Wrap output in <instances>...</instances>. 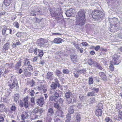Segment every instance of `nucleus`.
Segmentation results:
<instances>
[{
	"label": "nucleus",
	"instance_id": "1a4fd4ad",
	"mask_svg": "<svg viewBox=\"0 0 122 122\" xmlns=\"http://www.w3.org/2000/svg\"><path fill=\"white\" fill-rule=\"evenodd\" d=\"M44 103V100L43 97L39 98L37 100L36 103L37 104L41 107L43 106Z\"/></svg>",
	"mask_w": 122,
	"mask_h": 122
},
{
	"label": "nucleus",
	"instance_id": "f3484780",
	"mask_svg": "<svg viewBox=\"0 0 122 122\" xmlns=\"http://www.w3.org/2000/svg\"><path fill=\"white\" fill-rule=\"evenodd\" d=\"M9 43H6L5 44H4L2 50L3 51H5L9 48Z\"/></svg>",
	"mask_w": 122,
	"mask_h": 122
},
{
	"label": "nucleus",
	"instance_id": "603ef678",
	"mask_svg": "<svg viewBox=\"0 0 122 122\" xmlns=\"http://www.w3.org/2000/svg\"><path fill=\"white\" fill-rule=\"evenodd\" d=\"M24 74L25 76L26 77H30L31 75V73L30 72H25V73H24Z\"/></svg>",
	"mask_w": 122,
	"mask_h": 122
},
{
	"label": "nucleus",
	"instance_id": "3c124183",
	"mask_svg": "<svg viewBox=\"0 0 122 122\" xmlns=\"http://www.w3.org/2000/svg\"><path fill=\"white\" fill-rule=\"evenodd\" d=\"M21 66V63L20 62H18L15 65V68L16 69H18Z\"/></svg>",
	"mask_w": 122,
	"mask_h": 122
},
{
	"label": "nucleus",
	"instance_id": "6e6552de",
	"mask_svg": "<svg viewBox=\"0 0 122 122\" xmlns=\"http://www.w3.org/2000/svg\"><path fill=\"white\" fill-rule=\"evenodd\" d=\"M47 41L42 38L38 39L37 41V44L40 47H45V44L46 42Z\"/></svg>",
	"mask_w": 122,
	"mask_h": 122
},
{
	"label": "nucleus",
	"instance_id": "f704fd0d",
	"mask_svg": "<svg viewBox=\"0 0 122 122\" xmlns=\"http://www.w3.org/2000/svg\"><path fill=\"white\" fill-rule=\"evenodd\" d=\"M11 0H4V4L7 6H9L10 4Z\"/></svg>",
	"mask_w": 122,
	"mask_h": 122
},
{
	"label": "nucleus",
	"instance_id": "338daca9",
	"mask_svg": "<svg viewBox=\"0 0 122 122\" xmlns=\"http://www.w3.org/2000/svg\"><path fill=\"white\" fill-rule=\"evenodd\" d=\"M34 47H31L30 49L29 50V52L30 53H32L33 52V50Z\"/></svg>",
	"mask_w": 122,
	"mask_h": 122
},
{
	"label": "nucleus",
	"instance_id": "c85d7f7f",
	"mask_svg": "<svg viewBox=\"0 0 122 122\" xmlns=\"http://www.w3.org/2000/svg\"><path fill=\"white\" fill-rule=\"evenodd\" d=\"M5 106L4 104H0V112H2L4 111L5 108Z\"/></svg>",
	"mask_w": 122,
	"mask_h": 122
},
{
	"label": "nucleus",
	"instance_id": "2f4dec72",
	"mask_svg": "<svg viewBox=\"0 0 122 122\" xmlns=\"http://www.w3.org/2000/svg\"><path fill=\"white\" fill-rule=\"evenodd\" d=\"M48 113L50 116H52L54 114V110L52 108H50L48 110Z\"/></svg>",
	"mask_w": 122,
	"mask_h": 122
},
{
	"label": "nucleus",
	"instance_id": "9b49d317",
	"mask_svg": "<svg viewBox=\"0 0 122 122\" xmlns=\"http://www.w3.org/2000/svg\"><path fill=\"white\" fill-rule=\"evenodd\" d=\"M99 76L103 80L106 81L107 80V77L106 74L104 72H100L99 73Z\"/></svg>",
	"mask_w": 122,
	"mask_h": 122
},
{
	"label": "nucleus",
	"instance_id": "f257e3e1",
	"mask_svg": "<svg viewBox=\"0 0 122 122\" xmlns=\"http://www.w3.org/2000/svg\"><path fill=\"white\" fill-rule=\"evenodd\" d=\"M92 15L93 18L96 20L102 19L105 16V14L102 12L96 10L92 12Z\"/></svg>",
	"mask_w": 122,
	"mask_h": 122
},
{
	"label": "nucleus",
	"instance_id": "13d9d810",
	"mask_svg": "<svg viewBox=\"0 0 122 122\" xmlns=\"http://www.w3.org/2000/svg\"><path fill=\"white\" fill-rule=\"evenodd\" d=\"M28 96H26L24 98V102H28Z\"/></svg>",
	"mask_w": 122,
	"mask_h": 122
},
{
	"label": "nucleus",
	"instance_id": "4c0bfd02",
	"mask_svg": "<svg viewBox=\"0 0 122 122\" xmlns=\"http://www.w3.org/2000/svg\"><path fill=\"white\" fill-rule=\"evenodd\" d=\"M71 92L69 91L68 92H66L65 93V95L66 98L68 99L70 98L71 96Z\"/></svg>",
	"mask_w": 122,
	"mask_h": 122
},
{
	"label": "nucleus",
	"instance_id": "69168bd1",
	"mask_svg": "<svg viewBox=\"0 0 122 122\" xmlns=\"http://www.w3.org/2000/svg\"><path fill=\"white\" fill-rule=\"evenodd\" d=\"M2 34L4 35L5 34H6V28H5L2 30Z\"/></svg>",
	"mask_w": 122,
	"mask_h": 122
},
{
	"label": "nucleus",
	"instance_id": "864d4df0",
	"mask_svg": "<svg viewBox=\"0 0 122 122\" xmlns=\"http://www.w3.org/2000/svg\"><path fill=\"white\" fill-rule=\"evenodd\" d=\"M64 100L62 98H60L58 101V102L59 104H62L63 103Z\"/></svg>",
	"mask_w": 122,
	"mask_h": 122
},
{
	"label": "nucleus",
	"instance_id": "49530a36",
	"mask_svg": "<svg viewBox=\"0 0 122 122\" xmlns=\"http://www.w3.org/2000/svg\"><path fill=\"white\" fill-rule=\"evenodd\" d=\"M39 108L38 107L35 108L33 109V112L34 113L36 114L38 112Z\"/></svg>",
	"mask_w": 122,
	"mask_h": 122
},
{
	"label": "nucleus",
	"instance_id": "e433bc0d",
	"mask_svg": "<svg viewBox=\"0 0 122 122\" xmlns=\"http://www.w3.org/2000/svg\"><path fill=\"white\" fill-rule=\"evenodd\" d=\"M21 44L20 42L18 41L16 42H14L12 46L13 47H16L17 45L19 46Z\"/></svg>",
	"mask_w": 122,
	"mask_h": 122
},
{
	"label": "nucleus",
	"instance_id": "ea45409f",
	"mask_svg": "<svg viewBox=\"0 0 122 122\" xmlns=\"http://www.w3.org/2000/svg\"><path fill=\"white\" fill-rule=\"evenodd\" d=\"M105 122H113L112 119L109 117H106L105 118Z\"/></svg>",
	"mask_w": 122,
	"mask_h": 122
},
{
	"label": "nucleus",
	"instance_id": "bf43d9fd",
	"mask_svg": "<svg viewBox=\"0 0 122 122\" xmlns=\"http://www.w3.org/2000/svg\"><path fill=\"white\" fill-rule=\"evenodd\" d=\"M44 111V110L43 108H40L39 109L38 112L40 114H41Z\"/></svg>",
	"mask_w": 122,
	"mask_h": 122
},
{
	"label": "nucleus",
	"instance_id": "aec40b11",
	"mask_svg": "<svg viewBox=\"0 0 122 122\" xmlns=\"http://www.w3.org/2000/svg\"><path fill=\"white\" fill-rule=\"evenodd\" d=\"M68 111L69 116H70V114H73L74 112V109L73 106H71L68 109Z\"/></svg>",
	"mask_w": 122,
	"mask_h": 122
},
{
	"label": "nucleus",
	"instance_id": "774afa93",
	"mask_svg": "<svg viewBox=\"0 0 122 122\" xmlns=\"http://www.w3.org/2000/svg\"><path fill=\"white\" fill-rule=\"evenodd\" d=\"M118 36L121 39H122V33H120L118 34Z\"/></svg>",
	"mask_w": 122,
	"mask_h": 122
},
{
	"label": "nucleus",
	"instance_id": "473e14b6",
	"mask_svg": "<svg viewBox=\"0 0 122 122\" xmlns=\"http://www.w3.org/2000/svg\"><path fill=\"white\" fill-rule=\"evenodd\" d=\"M118 57L117 55L115 54L112 57L113 59L112 61H116L117 60H118L119 61V60H118L119 58Z\"/></svg>",
	"mask_w": 122,
	"mask_h": 122
},
{
	"label": "nucleus",
	"instance_id": "680f3d73",
	"mask_svg": "<svg viewBox=\"0 0 122 122\" xmlns=\"http://www.w3.org/2000/svg\"><path fill=\"white\" fill-rule=\"evenodd\" d=\"M30 95L31 96H33L35 94V92L34 90H31L30 92Z\"/></svg>",
	"mask_w": 122,
	"mask_h": 122
},
{
	"label": "nucleus",
	"instance_id": "ddd939ff",
	"mask_svg": "<svg viewBox=\"0 0 122 122\" xmlns=\"http://www.w3.org/2000/svg\"><path fill=\"white\" fill-rule=\"evenodd\" d=\"M62 92L60 90H56L54 92V94L55 96L58 98L61 96Z\"/></svg>",
	"mask_w": 122,
	"mask_h": 122
},
{
	"label": "nucleus",
	"instance_id": "c9c22d12",
	"mask_svg": "<svg viewBox=\"0 0 122 122\" xmlns=\"http://www.w3.org/2000/svg\"><path fill=\"white\" fill-rule=\"evenodd\" d=\"M94 82L93 79L92 77H89L88 78V84L89 85H91L93 84Z\"/></svg>",
	"mask_w": 122,
	"mask_h": 122
},
{
	"label": "nucleus",
	"instance_id": "72a5a7b5",
	"mask_svg": "<svg viewBox=\"0 0 122 122\" xmlns=\"http://www.w3.org/2000/svg\"><path fill=\"white\" fill-rule=\"evenodd\" d=\"M95 92L93 91H92L88 92L87 94V96H93L96 95Z\"/></svg>",
	"mask_w": 122,
	"mask_h": 122
},
{
	"label": "nucleus",
	"instance_id": "4468645a",
	"mask_svg": "<svg viewBox=\"0 0 122 122\" xmlns=\"http://www.w3.org/2000/svg\"><path fill=\"white\" fill-rule=\"evenodd\" d=\"M21 119L24 120L26 119L27 118L29 117V115L26 112H23L21 115Z\"/></svg>",
	"mask_w": 122,
	"mask_h": 122
},
{
	"label": "nucleus",
	"instance_id": "052dcab7",
	"mask_svg": "<svg viewBox=\"0 0 122 122\" xmlns=\"http://www.w3.org/2000/svg\"><path fill=\"white\" fill-rule=\"evenodd\" d=\"M92 90L95 91L96 93L98 92L99 91V88H98L94 87Z\"/></svg>",
	"mask_w": 122,
	"mask_h": 122
},
{
	"label": "nucleus",
	"instance_id": "393cba45",
	"mask_svg": "<svg viewBox=\"0 0 122 122\" xmlns=\"http://www.w3.org/2000/svg\"><path fill=\"white\" fill-rule=\"evenodd\" d=\"M119 112L117 117L118 120L122 121V112L119 111Z\"/></svg>",
	"mask_w": 122,
	"mask_h": 122
},
{
	"label": "nucleus",
	"instance_id": "4d7b16f0",
	"mask_svg": "<svg viewBox=\"0 0 122 122\" xmlns=\"http://www.w3.org/2000/svg\"><path fill=\"white\" fill-rule=\"evenodd\" d=\"M13 25L17 28H19V25L18 22H15L14 23Z\"/></svg>",
	"mask_w": 122,
	"mask_h": 122
},
{
	"label": "nucleus",
	"instance_id": "2eb2a0df",
	"mask_svg": "<svg viewBox=\"0 0 122 122\" xmlns=\"http://www.w3.org/2000/svg\"><path fill=\"white\" fill-rule=\"evenodd\" d=\"M73 14V9L71 8H70L69 10H67L66 13V14L67 17L71 16Z\"/></svg>",
	"mask_w": 122,
	"mask_h": 122
},
{
	"label": "nucleus",
	"instance_id": "a211bd4d",
	"mask_svg": "<svg viewBox=\"0 0 122 122\" xmlns=\"http://www.w3.org/2000/svg\"><path fill=\"white\" fill-rule=\"evenodd\" d=\"M63 112L62 111L61 108L57 109L56 112V114L58 116H61L63 114Z\"/></svg>",
	"mask_w": 122,
	"mask_h": 122
},
{
	"label": "nucleus",
	"instance_id": "8fccbe9b",
	"mask_svg": "<svg viewBox=\"0 0 122 122\" xmlns=\"http://www.w3.org/2000/svg\"><path fill=\"white\" fill-rule=\"evenodd\" d=\"M55 73L56 75L58 76H59L61 74V71L58 70H56Z\"/></svg>",
	"mask_w": 122,
	"mask_h": 122
},
{
	"label": "nucleus",
	"instance_id": "e2e57ef3",
	"mask_svg": "<svg viewBox=\"0 0 122 122\" xmlns=\"http://www.w3.org/2000/svg\"><path fill=\"white\" fill-rule=\"evenodd\" d=\"M35 99L33 97H32L31 98L30 101L32 103L33 105L35 104Z\"/></svg>",
	"mask_w": 122,
	"mask_h": 122
},
{
	"label": "nucleus",
	"instance_id": "39448f33",
	"mask_svg": "<svg viewBox=\"0 0 122 122\" xmlns=\"http://www.w3.org/2000/svg\"><path fill=\"white\" fill-rule=\"evenodd\" d=\"M51 15L52 17H54L56 19L60 17V13L59 12L56 10L55 8L49 9Z\"/></svg>",
	"mask_w": 122,
	"mask_h": 122
},
{
	"label": "nucleus",
	"instance_id": "f8f14e48",
	"mask_svg": "<svg viewBox=\"0 0 122 122\" xmlns=\"http://www.w3.org/2000/svg\"><path fill=\"white\" fill-rule=\"evenodd\" d=\"M53 74V73L52 72L49 71L47 73L46 78L47 79L52 80L53 79L52 78V76Z\"/></svg>",
	"mask_w": 122,
	"mask_h": 122
},
{
	"label": "nucleus",
	"instance_id": "5701e85b",
	"mask_svg": "<svg viewBox=\"0 0 122 122\" xmlns=\"http://www.w3.org/2000/svg\"><path fill=\"white\" fill-rule=\"evenodd\" d=\"M49 100L50 101L56 102L57 98L53 95L50 96L49 97Z\"/></svg>",
	"mask_w": 122,
	"mask_h": 122
},
{
	"label": "nucleus",
	"instance_id": "a18cd8bd",
	"mask_svg": "<svg viewBox=\"0 0 122 122\" xmlns=\"http://www.w3.org/2000/svg\"><path fill=\"white\" fill-rule=\"evenodd\" d=\"M94 65L98 69L102 70L103 69L102 67L101 66L98 64L96 63V64Z\"/></svg>",
	"mask_w": 122,
	"mask_h": 122
},
{
	"label": "nucleus",
	"instance_id": "7c9ffc66",
	"mask_svg": "<svg viewBox=\"0 0 122 122\" xmlns=\"http://www.w3.org/2000/svg\"><path fill=\"white\" fill-rule=\"evenodd\" d=\"M13 64L10 63V64L6 63L5 65V67L7 69H11L13 66Z\"/></svg>",
	"mask_w": 122,
	"mask_h": 122
},
{
	"label": "nucleus",
	"instance_id": "37998d69",
	"mask_svg": "<svg viewBox=\"0 0 122 122\" xmlns=\"http://www.w3.org/2000/svg\"><path fill=\"white\" fill-rule=\"evenodd\" d=\"M17 109V107L15 105L12 106L10 108V110L11 111H15Z\"/></svg>",
	"mask_w": 122,
	"mask_h": 122
},
{
	"label": "nucleus",
	"instance_id": "9d476101",
	"mask_svg": "<svg viewBox=\"0 0 122 122\" xmlns=\"http://www.w3.org/2000/svg\"><path fill=\"white\" fill-rule=\"evenodd\" d=\"M110 65L109 66L110 70L112 71H113L114 70V65H117L119 63V61H110Z\"/></svg>",
	"mask_w": 122,
	"mask_h": 122
},
{
	"label": "nucleus",
	"instance_id": "bb28decb",
	"mask_svg": "<svg viewBox=\"0 0 122 122\" xmlns=\"http://www.w3.org/2000/svg\"><path fill=\"white\" fill-rule=\"evenodd\" d=\"M76 122H80L81 117L80 114L79 113H77L76 115Z\"/></svg>",
	"mask_w": 122,
	"mask_h": 122
},
{
	"label": "nucleus",
	"instance_id": "6e6d98bb",
	"mask_svg": "<svg viewBox=\"0 0 122 122\" xmlns=\"http://www.w3.org/2000/svg\"><path fill=\"white\" fill-rule=\"evenodd\" d=\"M24 106L26 108L28 107L29 103L28 102H24Z\"/></svg>",
	"mask_w": 122,
	"mask_h": 122
},
{
	"label": "nucleus",
	"instance_id": "0eeeda50",
	"mask_svg": "<svg viewBox=\"0 0 122 122\" xmlns=\"http://www.w3.org/2000/svg\"><path fill=\"white\" fill-rule=\"evenodd\" d=\"M76 24L80 26H82L84 25L86 21V18H76Z\"/></svg>",
	"mask_w": 122,
	"mask_h": 122
},
{
	"label": "nucleus",
	"instance_id": "a878e982",
	"mask_svg": "<svg viewBox=\"0 0 122 122\" xmlns=\"http://www.w3.org/2000/svg\"><path fill=\"white\" fill-rule=\"evenodd\" d=\"M116 108L118 110L121 109L122 108V105L120 102H118L116 104Z\"/></svg>",
	"mask_w": 122,
	"mask_h": 122
},
{
	"label": "nucleus",
	"instance_id": "de8ad7c7",
	"mask_svg": "<svg viewBox=\"0 0 122 122\" xmlns=\"http://www.w3.org/2000/svg\"><path fill=\"white\" fill-rule=\"evenodd\" d=\"M24 33L23 32H17L16 34V36L18 37H21L22 36V35Z\"/></svg>",
	"mask_w": 122,
	"mask_h": 122
},
{
	"label": "nucleus",
	"instance_id": "c756f323",
	"mask_svg": "<svg viewBox=\"0 0 122 122\" xmlns=\"http://www.w3.org/2000/svg\"><path fill=\"white\" fill-rule=\"evenodd\" d=\"M97 109L102 110L103 108V104L101 103H99L96 107Z\"/></svg>",
	"mask_w": 122,
	"mask_h": 122
},
{
	"label": "nucleus",
	"instance_id": "09e8293b",
	"mask_svg": "<svg viewBox=\"0 0 122 122\" xmlns=\"http://www.w3.org/2000/svg\"><path fill=\"white\" fill-rule=\"evenodd\" d=\"M38 51V50L37 48L36 47H34L33 52H34L35 54L37 55V52Z\"/></svg>",
	"mask_w": 122,
	"mask_h": 122
},
{
	"label": "nucleus",
	"instance_id": "dca6fc26",
	"mask_svg": "<svg viewBox=\"0 0 122 122\" xmlns=\"http://www.w3.org/2000/svg\"><path fill=\"white\" fill-rule=\"evenodd\" d=\"M102 110L97 109L95 111V113L96 116L99 117L102 115Z\"/></svg>",
	"mask_w": 122,
	"mask_h": 122
},
{
	"label": "nucleus",
	"instance_id": "a19ab883",
	"mask_svg": "<svg viewBox=\"0 0 122 122\" xmlns=\"http://www.w3.org/2000/svg\"><path fill=\"white\" fill-rule=\"evenodd\" d=\"M71 58L72 61H74L76 59L77 56L74 55H72L71 56Z\"/></svg>",
	"mask_w": 122,
	"mask_h": 122
},
{
	"label": "nucleus",
	"instance_id": "5fc2aeb1",
	"mask_svg": "<svg viewBox=\"0 0 122 122\" xmlns=\"http://www.w3.org/2000/svg\"><path fill=\"white\" fill-rule=\"evenodd\" d=\"M78 72L77 71H76L73 73L74 74V76L75 77L77 78L78 77L79 75L78 73Z\"/></svg>",
	"mask_w": 122,
	"mask_h": 122
},
{
	"label": "nucleus",
	"instance_id": "4be33fe9",
	"mask_svg": "<svg viewBox=\"0 0 122 122\" xmlns=\"http://www.w3.org/2000/svg\"><path fill=\"white\" fill-rule=\"evenodd\" d=\"M35 82L33 79L31 81H27V85H29L30 87H33L34 85Z\"/></svg>",
	"mask_w": 122,
	"mask_h": 122
},
{
	"label": "nucleus",
	"instance_id": "423d86ee",
	"mask_svg": "<svg viewBox=\"0 0 122 122\" xmlns=\"http://www.w3.org/2000/svg\"><path fill=\"white\" fill-rule=\"evenodd\" d=\"M85 11L84 10L82 9L78 12L76 18H85Z\"/></svg>",
	"mask_w": 122,
	"mask_h": 122
},
{
	"label": "nucleus",
	"instance_id": "6ab92c4d",
	"mask_svg": "<svg viewBox=\"0 0 122 122\" xmlns=\"http://www.w3.org/2000/svg\"><path fill=\"white\" fill-rule=\"evenodd\" d=\"M53 41L55 43L59 44L62 42V39L59 38H56L54 39Z\"/></svg>",
	"mask_w": 122,
	"mask_h": 122
},
{
	"label": "nucleus",
	"instance_id": "20e7f679",
	"mask_svg": "<svg viewBox=\"0 0 122 122\" xmlns=\"http://www.w3.org/2000/svg\"><path fill=\"white\" fill-rule=\"evenodd\" d=\"M8 85L10 89H15L19 87L17 81L15 78L13 80L11 78L8 81Z\"/></svg>",
	"mask_w": 122,
	"mask_h": 122
},
{
	"label": "nucleus",
	"instance_id": "58836bf2",
	"mask_svg": "<svg viewBox=\"0 0 122 122\" xmlns=\"http://www.w3.org/2000/svg\"><path fill=\"white\" fill-rule=\"evenodd\" d=\"M86 70L85 69H83L77 71L80 74H85L86 72Z\"/></svg>",
	"mask_w": 122,
	"mask_h": 122
},
{
	"label": "nucleus",
	"instance_id": "cd10ccee",
	"mask_svg": "<svg viewBox=\"0 0 122 122\" xmlns=\"http://www.w3.org/2000/svg\"><path fill=\"white\" fill-rule=\"evenodd\" d=\"M43 51L42 50H38L37 52V55L40 57H41L43 55Z\"/></svg>",
	"mask_w": 122,
	"mask_h": 122
},
{
	"label": "nucleus",
	"instance_id": "c03bdc74",
	"mask_svg": "<svg viewBox=\"0 0 122 122\" xmlns=\"http://www.w3.org/2000/svg\"><path fill=\"white\" fill-rule=\"evenodd\" d=\"M54 107L57 109L61 108V107H60L59 104L56 103H54Z\"/></svg>",
	"mask_w": 122,
	"mask_h": 122
},
{
	"label": "nucleus",
	"instance_id": "0e129e2a",
	"mask_svg": "<svg viewBox=\"0 0 122 122\" xmlns=\"http://www.w3.org/2000/svg\"><path fill=\"white\" fill-rule=\"evenodd\" d=\"M28 69L30 71L32 70L33 69V67L30 65H29L28 67Z\"/></svg>",
	"mask_w": 122,
	"mask_h": 122
},
{
	"label": "nucleus",
	"instance_id": "412c9836",
	"mask_svg": "<svg viewBox=\"0 0 122 122\" xmlns=\"http://www.w3.org/2000/svg\"><path fill=\"white\" fill-rule=\"evenodd\" d=\"M20 95L19 94L16 93L14 96V100L15 102H17L19 99Z\"/></svg>",
	"mask_w": 122,
	"mask_h": 122
},
{
	"label": "nucleus",
	"instance_id": "f03ea898",
	"mask_svg": "<svg viewBox=\"0 0 122 122\" xmlns=\"http://www.w3.org/2000/svg\"><path fill=\"white\" fill-rule=\"evenodd\" d=\"M31 10V11L30 14L31 15L35 16L36 15H43V13L41 11V8L38 5L32 6Z\"/></svg>",
	"mask_w": 122,
	"mask_h": 122
},
{
	"label": "nucleus",
	"instance_id": "b1692460",
	"mask_svg": "<svg viewBox=\"0 0 122 122\" xmlns=\"http://www.w3.org/2000/svg\"><path fill=\"white\" fill-rule=\"evenodd\" d=\"M57 86H58L57 84H56L53 82L51 85V87L52 89L55 90Z\"/></svg>",
	"mask_w": 122,
	"mask_h": 122
},
{
	"label": "nucleus",
	"instance_id": "7ed1b4c3",
	"mask_svg": "<svg viewBox=\"0 0 122 122\" xmlns=\"http://www.w3.org/2000/svg\"><path fill=\"white\" fill-rule=\"evenodd\" d=\"M109 22L111 28L114 27L115 29H119V28L121 27L117 18L114 17L110 18Z\"/></svg>",
	"mask_w": 122,
	"mask_h": 122
},
{
	"label": "nucleus",
	"instance_id": "79ce46f5",
	"mask_svg": "<svg viewBox=\"0 0 122 122\" xmlns=\"http://www.w3.org/2000/svg\"><path fill=\"white\" fill-rule=\"evenodd\" d=\"M62 72L63 73L67 74L69 73L70 71L68 69H66L63 70Z\"/></svg>",
	"mask_w": 122,
	"mask_h": 122
}]
</instances>
